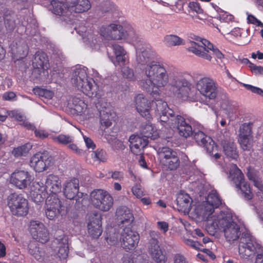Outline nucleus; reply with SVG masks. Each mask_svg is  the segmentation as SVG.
I'll return each instance as SVG.
<instances>
[{"instance_id":"nucleus-23","label":"nucleus","mask_w":263,"mask_h":263,"mask_svg":"<svg viewBox=\"0 0 263 263\" xmlns=\"http://www.w3.org/2000/svg\"><path fill=\"white\" fill-rule=\"evenodd\" d=\"M135 102L137 111L149 121L152 118L149 112L151 103L143 94L137 95L135 98Z\"/></svg>"},{"instance_id":"nucleus-35","label":"nucleus","mask_w":263,"mask_h":263,"mask_svg":"<svg viewBox=\"0 0 263 263\" xmlns=\"http://www.w3.org/2000/svg\"><path fill=\"white\" fill-rule=\"evenodd\" d=\"M140 134L144 138H150L155 140L159 137V134L156 127L149 122L142 125L140 129Z\"/></svg>"},{"instance_id":"nucleus-52","label":"nucleus","mask_w":263,"mask_h":263,"mask_svg":"<svg viewBox=\"0 0 263 263\" xmlns=\"http://www.w3.org/2000/svg\"><path fill=\"white\" fill-rule=\"evenodd\" d=\"M33 238L35 239L36 242L37 241L42 243L47 242L49 239V235L46 228L45 227L44 229H42L38 232L37 236L33 237Z\"/></svg>"},{"instance_id":"nucleus-41","label":"nucleus","mask_w":263,"mask_h":263,"mask_svg":"<svg viewBox=\"0 0 263 263\" xmlns=\"http://www.w3.org/2000/svg\"><path fill=\"white\" fill-rule=\"evenodd\" d=\"M52 12L56 15H62L69 8V5L66 3L60 2L57 0H52L50 2Z\"/></svg>"},{"instance_id":"nucleus-3","label":"nucleus","mask_w":263,"mask_h":263,"mask_svg":"<svg viewBox=\"0 0 263 263\" xmlns=\"http://www.w3.org/2000/svg\"><path fill=\"white\" fill-rule=\"evenodd\" d=\"M194 40L196 41L191 42V46L188 48V50L196 56L211 61L212 57L209 53L211 50L215 58L221 61L224 58V55L221 51L209 41L199 36H196Z\"/></svg>"},{"instance_id":"nucleus-20","label":"nucleus","mask_w":263,"mask_h":263,"mask_svg":"<svg viewBox=\"0 0 263 263\" xmlns=\"http://www.w3.org/2000/svg\"><path fill=\"white\" fill-rule=\"evenodd\" d=\"M194 138L197 143L205 148L206 152L210 155L217 150V145L213 140L203 132L198 130L194 134Z\"/></svg>"},{"instance_id":"nucleus-46","label":"nucleus","mask_w":263,"mask_h":263,"mask_svg":"<svg viewBox=\"0 0 263 263\" xmlns=\"http://www.w3.org/2000/svg\"><path fill=\"white\" fill-rule=\"evenodd\" d=\"M135 179V184L131 189L133 194L137 198H141L144 195V189L141 185V181L139 179H137L135 175L133 174Z\"/></svg>"},{"instance_id":"nucleus-15","label":"nucleus","mask_w":263,"mask_h":263,"mask_svg":"<svg viewBox=\"0 0 263 263\" xmlns=\"http://www.w3.org/2000/svg\"><path fill=\"white\" fill-rule=\"evenodd\" d=\"M63 193L67 199H76L77 202L83 200V193L79 192V180L77 178H73L64 183Z\"/></svg>"},{"instance_id":"nucleus-37","label":"nucleus","mask_w":263,"mask_h":263,"mask_svg":"<svg viewBox=\"0 0 263 263\" xmlns=\"http://www.w3.org/2000/svg\"><path fill=\"white\" fill-rule=\"evenodd\" d=\"M122 262L123 263H149L148 257L145 253L126 254L122 258Z\"/></svg>"},{"instance_id":"nucleus-14","label":"nucleus","mask_w":263,"mask_h":263,"mask_svg":"<svg viewBox=\"0 0 263 263\" xmlns=\"http://www.w3.org/2000/svg\"><path fill=\"white\" fill-rule=\"evenodd\" d=\"M51 164V160L47 153L38 152L34 154L30 160V166L36 172H43L47 170Z\"/></svg>"},{"instance_id":"nucleus-32","label":"nucleus","mask_w":263,"mask_h":263,"mask_svg":"<svg viewBox=\"0 0 263 263\" xmlns=\"http://www.w3.org/2000/svg\"><path fill=\"white\" fill-rule=\"evenodd\" d=\"M195 124L193 118L182 116V137L185 139L192 137L196 130L194 128Z\"/></svg>"},{"instance_id":"nucleus-29","label":"nucleus","mask_w":263,"mask_h":263,"mask_svg":"<svg viewBox=\"0 0 263 263\" xmlns=\"http://www.w3.org/2000/svg\"><path fill=\"white\" fill-rule=\"evenodd\" d=\"M100 128L102 130L110 127L112 123V121H115L117 115L116 113L109 107H105L104 109L100 111Z\"/></svg>"},{"instance_id":"nucleus-30","label":"nucleus","mask_w":263,"mask_h":263,"mask_svg":"<svg viewBox=\"0 0 263 263\" xmlns=\"http://www.w3.org/2000/svg\"><path fill=\"white\" fill-rule=\"evenodd\" d=\"M112 49L115 55V58H111L112 62L115 66H119L122 68L126 65V62L128 61L126 56V52L123 47L120 45L114 44L112 45Z\"/></svg>"},{"instance_id":"nucleus-8","label":"nucleus","mask_w":263,"mask_h":263,"mask_svg":"<svg viewBox=\"0 0 263 263\" xmlns=\"http://www.w3.org/2000/svg\"><path fill=\"white\" fill-rule=\"evenodd\" d=\"M229 177L235 184L236 187L241 191L246 200H249L252 199L253 194L250 184L245 181L243 173L236 164L230 170Z\"/></svg>"},{"instance_id":"nucleus-9","label":"nucleus","mask_w":263,"mask_h":263,"mask_svg":"<svg viewBox=\"0 0 263 263\" xmlns=\"http://www.w3.org/2000/svg\"><path fill=\"white\" fill-rule=\"evenodd\" d=\"M159 233L155 231H151L150 236L151 238L148 241V252L153 259L157 263H165L167 257L165 253L160 249L159 245L158 238Z\"/></svg>"},{"instance_id":"nucleus-44","label":"nucleus","mask_w":263,"mask_h":263,"mask_svg":"<svg viewBox=\"0 0 263 263\" xmlns=\"http://www.w3.org/2000/svg\"><path fill=\"white\" fill-rule=\"evenodd\" d=\"M75 29L77 32L79 33L84 39H86L88 42L93 43V41L97 40L94 32L90 28L88 29L86 26L80 25Z\"/></svg>"},{"instance_id":"nucleus-40","label":"nucleus","mask_w":263,"mask_h":263,"mask_svg":"<svg viewBox=\"0 0 263 263\" xmlns=\"http://www.w3.org/2000/svg\"><path fill=\"white\" fill-rule=\"evenodd\" d=\"M155 110L157 114H165L166 111L173 112L168 106L167 103L162 99H155L151 102V109Z\"/></svg>"},{"instance_id":"nucleus-25","label":"nucleus","mask_w":263,"mask_h":263,"mask_svg":"<svg viewBox=\"0 0 263 263\" xmlns=\"http://www.w3.org/2000/svg\"><path fill=\"white\" fill-rule=\"evenodd\" d=\"M130 149L132 153L136 155H142L144 148L148 144V141L138 135H132L129 139Z\"/></svg>"},{"instance_id":"nucleus-26","label":"nucleus","mask_w":263,"mask_h":263,"mask_svg":"<svg viewBox=\"0 0 263 263\" xmlns=\"http://www.w3.org/2000/svg\"><path fill=\"white\" fill-rule=\"evenodd\" d=\"M46 190L49 195H58L61 191V180L58 175L49 174L45 182Z\"/></svg>"},{"instance_id":"nucleus-27","label":"nucleus","mask_w":263,"mask_h":263,"mask_svg":"<svg viewBox=\"0 0 263 263\" xmlns=\"http://www.w3.org/2000/svg\"><path fill=\"white\" fill-rule=\"evenodd\" d=\"M30 195L35 202H43L47 195L45 183L34 181L30 187Z\"/></svg>"},{"instance_id":"nucleus-50","label":"nucleus","mask_w":263,"mask_h":263,"mask_svg":"<svg viewBox=\"0 0 263 263\" xmlns=\"http://www.w3.org/2000/svg\"><path fill=\"white\" fill-rule=\"evenodd\" d=\"M91 158L95 161L106 162L107 159V154L103 149H97L91 154Z\"/></svg>"},{"instance_id":"nucleus-56","label":"nucleus","mask_w":263,"mask_h":263,"mask_svg":"<svg viewBox=\"0 0 263 263\" xmlns=\"http://www.w3.org/2000/svg\"><path fill=\"white\" fill-rule=\"evenodd\" d=\"M252 127L250 123H245L240 128L239 137H252Z\"/></svg>"},{"instance_id":"nucleus-63","label":"nucleus","mask_w":263,"mask_h":263,"mask_svg":"<svg viewBox=\"0 0 263 263\" xmlns=\"http://www.w3.org/2000/svg\"><path fill=\"white\" fill-rule=\"evenodd\" d=\"M243 85L247 90H249L254 93L258 94L263 97V90L261 88L253 86L250 84H243Z\"/></svg>"},{"instance_id":"nucleus-16","label":"nucleus","mask_w":263,"mask_h":263,"mask_svg":"<svg viewBox=\"0 0 263 263\" xmlns=\"http://www.w3.org/2000/svg\"><path fill=\"white\" fill-rule=\"evenodd\" d=\"M162 155L163 164L170 170H176L180 165V160L177 153L168 147L160 148Z\"/></svg>"},{"instance_id":"nucleus-2","label":"nucleus","mask_w":263,"mask_h":263,"mask_svg":"<svg viewBox=\"0 0 263 263\" xmlns=\"http://www.w3.org/2000/svg\"><path fill=\"white\" fill-rule=\"evenodd\" d=\"M87 70L86 67L76 68L72 73L71 83L88 97L99 99L102 91L93 79L88 76Z\"/></svg>"},{"instance_id":"nucleus-53","label":"nucleus","mask_w":263,"mask_h":263,"mask_svg":"<svg viewBox=\"0 0 263 263\" xmlns=\"http://www.w3.org/2000/svg\"><path fill=\"white\" fill-rule=\"evenodd\" d=\"M164 43L167 46H173L180 45V38L175 35H167L164 37Z\"/></svg>"},{"instance_id":"nucleus-34","label":"nucleus","mask_w":263,"mask_h":263,"mask_svg":"<svg viewBox=\"0 0 263 263\" xmlns=\"http://www.w3.org/2000/svg\"><path fill=\"white\" fill-rule=\"evenodd\" d=\"M224 236L229 241L237 240L240 234V227L236 222H233L223 230Z\"/></svg>"},{"instance_id":"nucleus-45","label":"nucleus","mask_w":263,"mask_h":263,"mask_svg":"<svg viewBox=\"0 0 263 263\" xmlns=\"http://www.w3.org/2000/svg\"><path fill=\"white\" fill-rule=\"evenodd\" d=\"M32 145L30 143H27L20 146L14 148L12 151V155L15 157L26 156L32 148Z\"/></svg>"},{"instance_id":"nucleus-11","label":"nucleus","mask_w":263,"mask_h":263,"mask_svg":"<svg viewBox=\"0 0 263 263\" xmlns=\"http://www.w3.org/2000/svg\"><path fill=\"white\" fill-rule=\"evenodd\" d=\"M64 206L58 195H49L46 200L45 214L50 220L58 218L64 210Z\"/></svg>"},{"instance_id":"nucleus-1","label":"nucleus","mask_w":263,"mask_h":263,"mask_svg":"<svg viewBox=\"0 0 263 263\" xmlns=\"http://www.w3.org/2000/svg\"><path fill=\"white\" fill-rule=\"evenodd\" d=\"M144 71L147 79L141 81L139 85L152 96L159 95L160 88L166 86L168 82L165 68L158 62L152 61L147 64Z\"/></svg>"},{"instance_id":"nucleus-64","label":"nucleus","mask_w":263,"mask_h":263,"mask_svg":"<svg viewBox=\"0 0 263 263\" xmlns=\"http://www.w3.org/2000/svg\"><path fill=\"white\" fill-rule=\"evenodd\" d=\"M247 19L249 23L252 24L256 26L263 28V23L254 15L252 14L249 15L248 16Z\"/></svg>"},{"instance_id":"nucleus-10","label":"nucleus","mask_w":263,"mask_h":263,"mask_svg":"<svg viewBox=\"0 0 263 263\" xmlns=\"http://www.w3.org/2000/svg\"><path fill=\"white\" fill-rule=\"evenodd\" d=\"M140 240L139 234L132 230V228L123 229L120 237L121 245L126 251L135 250L138 246Z\"/></svg>"},{"instance_id":"nucleus-31","label":"nucleus","mask_w":263,"mask_h":263,"mask_svg":"<svg viewBox=\"0 0 263 263\" xmlns=\"http://www.w3.org/2000/svg\"><path fill=\"white\" fill-rule=\"evenodd\" d=\"M68 238L65 235L59 236L53 241L52 245H57V255L61 259H66L68 255Z\"/></svg>"},{"instance_id":"nucleus-13","label":"nucleus","mask_w":263,"mask_h":263,"mask_svg":"<svg viewBox=\"0 0 263 263\" xmlns=\"http://www.w3.org/2000/svg\"><path fill=\"white\" fill-rule=\"evenodd\" d=\"M100 34L108 40H121L128 34L122 26L117 24H110L107 26H102Z\"/></svg>"},{"instance_id":"nucleus-17","label":"nucleus","mask_w":263,"mask_h":263,"mask_svg":"<svg viewBox=\"0 0 263 263\" xmlns=\"http://www.w3.org/2000/svg\"><path fill=\"white\" fill-rule=\"evenodd\" d=\"M87 230L92 238L97 239L102 233V218L97 212L91 213L88 216Z\"/></svg>"},{"instance_id":"nucleus-28","label":"nucleus","mask_w":263,"mask_h":263,"mask_svg":"<svg viewBox=\"0 0 263 263\" xmlns=\"http://www.w3.org/2000/svg\"><path fill=\"white\" fill-rule=\"evenodd\" d=\"M221 203V199L216 192L210 193L204 204V214L210 216L214 212V209L218 208Z\"/></svg>"},{"instance_id":"nucleus-39","label":"nucleus","mask_w":263,"mask_h":263,"mask_svg":"<svg viewBox=\"0 0 263 263\" xmlns=\"http://www.w3.org/2000/svg\"><path fill=\"white\" fill-rule=\"evenodd\" d=\"M223 152L225 155L233 159H237L238 157V152L236 144L234 142L225 141L222 143Z\"/></svg>"},{"instance_id":"nucleus-58","label":"nucleus","mask_w":263,"mask_h":263,"mask_svg":"<svg viewBox=\"0 0 263 263\" xmlns=\"http://www.w3.org/2000/svg\"><path fill=\"white\" fill-rule=\"evenodd\" d=\"M122 74L124 78L129 81H135L136 77L135 76L134 71L128 67H123L121 68Z\"/></svg>"},{"instance_id":"nucleus-19","label":"nucleus","mask_w":263,"mask_h":263,"mask_svg":"<svg viewBox=\"0 0 263 263\" xmlns=\"http://www.w3.org/2000/svg\"><path fill=\"white\" fill-rule=\"evenodd\" d=\"M32 67L33 73L36 74V77L48 69L49 63L47 54L41 51H36L32 61Z\"/></svg>"},{"instance_id":"nucleus-62","label":"nucleus","mask_w":263,"mask_h":263,"mask_svg":"<svg viewBox=\"0 0 263 263\" xmlns=\"http://www.w3.org/2000/svg\"><path fill=\"white\" fill-rule=\"evenodd\" d=\"M184 243L187 246L191 247L192 248L196 250H202L201 247L202 245L198 241H194L192 239H185Z\"/></svg>"},{"instance_id":"nucleus-18","label":"nucleus","mask_w":263,"mask_h":263,"mask_svg":"<svg viewBox=\"0 0 263 263\" xmlns=\"http://www.w3.org/2000/svg\"><path fill=\"white\" fill-rule=\"evenodd\" d=\"M116 216L118 226L121 228H132L134 217L132 211L125 206L117 208Z\"/></svg>"},{"instance_id":"nucleus-60","label":"nucleus","mask_w":263,"mask_h":263,"mask_svg":"<svg viewBox=\"0 0 263 263\" xmlns=\"http://www.w3.org/2000/svg\"><path fill=\"white\" fill-rule=\"evenodd\" d=\"M5 25L6 28L9 30H13L15 25V23L13 18L11 16L6 15L4 17Z\"/></svg>"},{"instance_id":"nucleus-49","label":"nucleus","mask_w":263,"mask_h":263,"mask_svg":"<svg viewBox=\"0 0 263 263\" xmlns=\"http://www.w3.org/2000/svg\"><path fill=\"white\" fill-rule=\"evenodd\" d=\"M52 140L62 145H67L73 141V137L70 135L60 134L57 136H53Z\"/></svg>"},{"instance_id":"nucleus-36","label":"nucleus","mask_w":263,"mask_h":263,"mask_svg":"<svg viewBox=\"0 0 263 263\" xmlns=\"http://www.w3.org/2000/svg\"><path fill=\"white\" fill-rule=\"evenodd\" d=\"M72 108L78 115H88L89 109L87 107V104L83 100L74 97L72 99Z\"/></svg>"},{"instance_id":"nucleus-21","label":"nucleus","mask_w":263,"mask_h":263,"mask_svg":"<svg viewBox=\"0 0 263 263\" xmlns=\"http://www.w3.org/2000/svg\"><path fill=\"white\" fill-rule=\"evenodd\" d=\"M173 112V111H166L165 114H160L158 115L160 116V121L162 125H168L174 132L177 131L179 134H181L179 122L181 116L177 115L175 117Z\"/></svg>"},{"instance_id":"nucleus-42","label":"nucleus","mask_w":263,"mask_h":263,"mask_svg":"<svg viewBox=\"0 0 263 263\" xmlns=\"http://www.w3.org/2000/svg\"><path fill=\"white\" fill-rule=\"evenodd\" d=\"M137 54V61L141 65H144L150 61L153 53L149 50L136 48Z\"/></svg>"},{"instance_id":"nucleus-33","label":"nucleus","mask_w":263,"mask_h":263,"mask_svg":"<svg viewBox=\"0 0 263 263\" xmlns=\"http://www.w3.org/2000/svg\"><path fill=\"white\" fill-rule=\"evenodd\" d=\"M90 8L91 4L88 0H73L69 4V8L78 13L86 12Z\"/></svg>"},{"instance_id":"nucleus-54","label":"nucleus","mask_w":263,"mask_h":263,"mask_svg":"<svg viewBox=\"0 0 263 263\" xmlns=\"http://www.w3.org/2000/svg\"><path fill=\"white\" fill-rule=\"evenodd\" d=\"M187 11L189 13L202 14L203 10L197 2H190L187 4Z\"/></svg>"},{"instance_id":"nucleus-5","label":"nucleus","mask_w":263,"mask_h":263,"mask_svg":"<svg viewBox=\"0 0 263 263\" xmlns=\"http://www.w3.org/2000/svg\"><path fill=\"white\" fill-rule=\"evenodd\" d=\"M197 89L200 93L209 100H215L219 93V87L217 82L209 77H204L196 83ZM209 101L205 100L204 104L209 105Z\"/></svg>"},{"instance_id":"nucleus-61","label":"nucleus","mask_w":263,"mask_h":263,"mask_svg":"<svg viewBox=\"0 0 263 263\" xmlns=\"http://www.w3.org/2000/svg\"><path fill=\"white\" fill-rule=\"evenodd\" d=\"M194 166L190 162L182 165V173L188 176H191L193 173Z\"/></svg>"},{"instance_id":"nucleus-22","label":"nucleus","mask_w":263,"mask_h":263,"mask_svg":"<svg viewBox=\"0 0 263 263\" xmlns=\"http://www.w3.org/2000/svg\"><path fill=\"white\" fill-rule=\"evenodd\" d=\"M31 176L27 171H19L12 174L11 183L19 189H24L30 185Z\"/></svg>"},{"instance_id":"nucleus-43","label":"nucleus","mask_w":263,"mask_h":263,"mask_svg":"<svg viewBox=\"0 0 263 263\" xmlns=\"http://www.w3.org/2000/svg\"><path fill=\"white\" fill-rule=\"evenodd\" d=\"M193 87L186 80H182V101L190 100L193 96Z\"/></svg>"},{"instance_id":"nucleus-48","label":"nucleus","mask_w":263,"mask_h":263,"mask_svg":"<svg viewBox=\"0 0 263 263\" xmlns=\"http://www.w3.org/2000/svg\"><path fill=\"white\" fill-rule=\"evenodd\" d=\"M44 224L37 220H32L30 222L29 232L32 237L37 236V233L42 229H44Z\"/></svg>"},{"instance_id":"nucleus-12","label":"nucleus","mask_w":263,"mask_h":263,"mask_svg":"<svg viewBox=\"0 0 263 263\" xmlns=\"http://www.w3.org/2000/svg\"><path fill=\"white\" fill-rule=\"evenodd\" d=\"M232 214L229 212H221L217 216L213 217L212 222L207 227V229L213 230V233L217 230L223 229L234 222Z\"/></svg>"},{"instance_id":"nucleus-7","label":"nucleus","mask_w":263,"mask_h":263,"mask_svg":"<svg viewBox=\"0 0 263 263\" xmlns=\"http://www.w3.org/2000/svg\"><path fill=\"white\" fill-rule=\"evenodd\" d=\"M261 248L256 239L250 234L242 233L240 238L239 253L241 257L248 258L255 254Z\"/></svg>"},{"instance_id":"nucleus-24","label":"nucleus","mask_w":263,"mask_h":263,"mask_svg":"<svg viewBox=\"0 0 263 263\" xmlns=\"http://www.w3.org/2000/svg\"><path fill=\"white\" fill-rule=\"evenodd\" d=\"M10 48L12 57L15 61L22 60L28 54V47L23 40L13 41Z\"/></svg>"},{"instance_id":"nucleus-47","label":"nucleus","mask_w":263,"mask_h":263,"mask_svg":"<svg viewBox=\"0 0 263 263\" xmlns=\"http://www.w3.org/2000/svg\"><path fill=\"white\" fill-rule=\"evenodd\" d=\"M182 212L184 214H188L191 210L192 198L189 195L184 194L182 191Z\"/></svg>"},{"instance_id":"nucleus-55","label":"nucleus","mask_w":263,"mask_h":263,"mask_svg":"<svg viewBox=\"0 0 263 263\" xmlns=\"http://www.w3.org/2000/svg\"><path fill=\"white\" fill-rule=\"evenodd\" d=\"M215 9L219 13V18L220 20H222L226 22H232L234 18V17L233 15L228 13L227 12H226L222 10L221 8L218 7L217 6H215L214 7Z\"/></svg>"},{"instance_id":"nucleus-57","label":"nucleus","mask_w":263,"mask_h":263,"mask_svg":"<svg viewBox=\"0 0 263 263\" xmlns=\"http://www.w3.org/2000/svg\"><path fill=\"white\" fill-rule=\"evenodd\" d=\"M239 144L243 151H249L252 146V137H239Z\"/></svg>"},{"instance_id":"nucleus-4","label":"nucleus","mask_w":263,"mask_h":263,"mask_svg":"<svg viewBox=\"0 0 263 263\" xmlns=\"http://www.w3.org/2000/svg\"><path fill=\"white\" fill-rule=\"evenodd\" d=\"M7 204L11 213L14 216H25L28 213V201L21 194H10L7 197Z\"/></svg>"},{"instance_id":"nucleus-6","label":"nucleus","mask_w":263,"mask_h":263,"mask_svg":"<svg viewBox=\"0 0 263 263\" xmlns=\"http://www.w3.org/2000/svg\"><path fill=\"white\" fill-rule=\"evenodd\" d=\"M90 200L95 208L103 212L109 211L114 203L112 197L107 191L101 189L92 191Z\"/></svg>"},{"instance_id":"nucleus-38","label":"nucleus","mask_w":263,"mask_h":263,"mask_svg":"<svg viewBox=\"0 0 263 263\" xmlns=\"http://www.w3.org/2000/svg\"><path fill=\"white\" fill-rule=\"evenodd\" d=\"M29 253L32 255L34 258L39 261H42L45 257V251L43 249L39 247L38 243L36 241H31L28 245Z\"/></svg>"},{"instance_id":"nucleus-51","label":"nucleus","mask_w":263,"mask_h":263,"mask_svg":"<svg viewBox=\"0 0 263 263\" xmlns=\"http://www.w3.org/2000/svg\"><path fill=\"white\" fill-rule=\"evenodd\" d=\"M33 91L35 95L48 99H52L54 95V92L52 91L40 87L34 88Z\"/></svg>"},{"instance_id":"nucleus-59","label":"nucleus","mask_w":263,"mask_h":263,"mask_svg":"<svg viewBox=\"0 0 263 263\" xmlns=\"http://www.w3.org/2000/svg\"><path fill=\"white\" fill-rule=\"evenodd\" d=\"M7 117L9 116L18 121H22L23 120V116L17 110H6Z\"/></svg>"}]
</instances>
